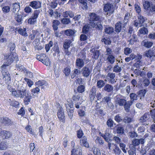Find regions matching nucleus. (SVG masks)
I'll list each match as a JSON object with an SVG mask.
<instances>
[{"label": "nucleus", "instance_id": "obj_11", "mask_svg": "<svg viewBox=\"0 0 155 155\" xmlns=\"http://www.w3.org/2000/svg\"><path fill=\"white\" fill-rule=\"evenodd\" d=\"M12 136V133L9 131L0 130V136L3 139H8Z\"/></svg>", "mask_w": 155, "mask_h": 155}, {"label": "nucleus", "instance_id": "obj_1", "mask_svg": "<svg viewBox=\"0 0 155 155\" xmlns=\"http://www.w3.org/2000/svg\"><path fill=\"white\" fill-rule=\"evenodd\" d=\"M13 96L17 98L24 97V102L26 105H28L30 101L31 96L29 91H26V87L23 84H20L17 90L13 92Z\"/></svg>", "mask_w": 155, "mask_h": 155}, {"label": "nucleus", "instance_id": "obj_26", "mask_svg": "<svg viewBox=\"0 0 155 155\" xmlns=\"http://www.w3.org/2000/svg\"><path fill=\"white\" fill-rule=\"evenodd\" d=\"M130 16V14L127 13L125 15L124 19L123 20V27H124L127 25V24L129 21V19Z\"/></svg>", "mask_w": 155, "mask_h": 155}, {"label": "nucleus", "instance_id": "obj_52", "mask_svg": "<svg viewBox=\"0 0 155 155\" xmlns=\"http://www.w3.org/2000/svg\"><path fill=\"white\" fill-rule=\"evenodd\" d=\"M132 52V49L128 48H126L124 49V53L125 54L128 55Z\"/></svg>", "mask_w": 155, "mask_h": 155}, {"label": "nucleus", "instance_id": "obj_20", "mask_svg": "<svg viewBox=\"0 0 155 155\" xmlns=\"http://www.w3.org/2000/svg\"><path fill=\"white\" fill-rule=\"evenodd\" d=\"M35 84L38 87H41V88L44 89L47 87L48 83L44 80L39 81L35 83Z\"/></svg>", "mask_w": 155, "mask_h": 155}, {"label": "nucleus", "instance_id": "obj_57", "mask_svg": "<svg viewBox=\"0 0 155 155\" xmlns=\"http://www.w3.org/2000/svg\"><path fill=\"white\" fill-rule=\"evenodd\" d=\"M117 132L118 134H122L124 133V129L121 127H118L117 129Z\"/></svg>", "mask_w": 155, "mask_h": 155}, {"label": "nucleus", "instance_id": "obj_7", "mask_svg": "<svg viewBox=\"0 0 155 155\" xmlns=\"http://www.w3.org/2000/svg\"><path fill=\"white\" fill-rule=\"evenodd\" d=\"M81 94L79 93H76L74 94L73 95L72 97V98L73 101L71 103L73 104L76 108L78 109L80 107V106L81 104V103L80 102H77L80 99Z\"/></svg>", "mask_w": 155, "mask_h": 155}, {"label": "nucleus", "instance_id": "obj_28", "mask_svg": "<svg viewBox=\"0 0 155 155\" xmlns=\"http://www.w3.org/2000/svg\"><path fill=\"white\" fill-rule=\"evenodd\" d=\"M115 60V57L113 55H110L107 58V62L111 64H113Z\"/></svg>", "mask_w": 155, "mask_h": 155}, {"label": "nucleus", "instance_id": "obj_6", "mask_svg": "<svg viewBox=\"0 0 155 155\" xmlns=\"http://www.w3.org/2000/svg\"><path fill=\"white\" fill-rule=\"evenodd\" d=\"M115 105L124 106L127 102L126 97L120 95H117L115 97Z\"/></svg>", "mask_w": 155, "mask_h": 155}, {"label": "nucleus", "instance_id": "obj_60", "mask_svg": "<svg viewBox=\"0 0 155 155\" xmlns=\"http://www.w3.org/2000/svg\"><path fill=\"white\" fill-rule=\"evenodd\" d=\"M46 66H48L50 64V61L48 57L45 58V59L42 62Z\"/></svg>", "mask_w": 155, "mask_h": 155}, {"label": "nucleus", "instance_id": "obj_22", "mask_svg": "<svg viewBox=\"0 0 155 155\" xmlns=\"http://www.w3.org/2000/svg\"><path fill=\"white\" fill-rule=\"evenodd\" d=\"M80 142L81 145L87 148L89 147V145L86 137L84 136L82 137L81 139L80 140Z\"/></svg>", "mask_w": 155, "mask_h": 155}, {"label": "nucleus", "instance_id": "obj_25", "mask_svg": "<svg viewBox=\"0 0 155 155\" xmlns=\"http://www.w3.org/2000/svg\"><path fill=\"white\" fill-rule=\"evenodd\" d=\"M141 44L146 48H150L152 46L153 43L151 41H148L145 40H143L141 42Z\"/></svg>", "mask_w": 155, "mask_h": 155}, {"label": "nucleus", "instance_id": "obj_3", "mask_svg": "<svg viewBox=\"0 0 155 155\" xmlns=\"http://www.w3.org/2000/svg\"><path fill=\"white\" fill-rule=\"evenodd\" d=\"M5 59L7 60L8 61L7 64H4L1 67L2 70L5 69L6 66H8L9 64L12 63L14 61L18 60V58L16 53H11L8 55H6L5 56Z\"/></svg>", "mask_w": 155, "mask_h": 155}, {"label": "nucleus", "instance_id": "obj_13", "mask_svg": "<svg viewBox=\"0 0 155 155\" xmlns=\"http://www.w3.org/2000/svg\"><path fill=\"white\" fill-rule=\"evenodd\" d=\"M58 118L60 121L64 122L65 116L64 114V112L63 108L61 107H59L57 113Z\"/></svg>", "mask_w": 155, "mask_h": 155}, {"label": "nucleus", "instance_id": "obj_33", "mask_svg": "<svg viewBox=\"0 0 155 155\" xmlns=\"http://www.w3.org/2000/svg\"><path fill=\"white\" fill-rule=\"evenodd\" d=\"M104 31L106 34H110L114 32V28L112 27L107 26L105 27Z\"/></svg>", "mask_w": 155, "mask_h": 155}, {"label": "nucleus", "instance_id": "obj_48", "mask_svg": "<svg viewBox=\"0 0 155 155\" xmlns=\"http://www.w3.org/2000/svg\"><path fill=\"white\" fill-rule=\"evenodd\" d=\"M132 120L131 118L128 117H125L123 119V122L126 124H128L131 123L132 121Z\"/></svg>", "mask_w": 155, "mask_h": 155}, {"label": "nucleus", "instance_id": "obj_45", "mask_svg": "<svg viewBox=\"0 0 155 155\" xmlns=\"http://www.w3.org/2000/svg\"><path fill=\"white\" fill-rule=\"evenodd\" d=\"M114 124V121L111 119H109L107 120L106 124L108 127H113Z\"/></svg>", "mask_w": 155, "mask_h": 155}, {"label": "nucleus", "instance_id": "obj_58", "mask_svg": "<svg viewBox=\"0 0 155 155\" xmlns=\"http://www.w3.org/2000/svg\"><path fill=\"white\" fill-rule=\"evenodd\" d=\"M84 86L82 85L79 86L77 88V90L78 92L79 93H82L84 91Z\"/></svg>", "mask_w": 155, "mask_h": 155}, {"label": "nucleus", "instance_id": "obj_36", "mask_svg": "<svg viewBox=\"0 0 155 155\" xmlns=\"http://www.w3.org/2000/svg\"><path fill=\"white\" fill-rule=\"evenodd\" d=\"M47 57H48L45 54H41L40 55H37L36 58L38 60L42 62Z\"/></svg>", "mask_w": 155, "mask_h": 155}, {"label": "nucleus", "instance_id": "obj_8", "mask_svg": "<svg viewBox=\"0 0 155 155\" xmlns=\"http://www.w3.org/2000/svg\"><path fill=\"white\" fill-rule=\"evenodd\" d=\"M65 106L66 107L68 116L69 118L71 119L73 115L74 110L73 108L74 107V105L72 103H68L67 104H65Z\"/></svg>", "mask_w": 155, "mask_h": 155}, {"label": "nucleus", "instance_id": "obj_16", "mask_svg": "<svg viewBox=\"0 0 155 155\" xmlns=\"http://www.w3.org/2000/svg\"><path fill=\"white\" fill-rule=\"evenodd\" d=\"M96 88L94 87H93L89 93V97L91 102L94 100L96 96Z\"/></svg>", "mask_w": 155, "mask_h": 155}, {"label": "nucleus", "instance_id": "obj_63", "mask_svg": "<svg viewBox=\"0 0 155 155\" xmlns=\"http://www.w3.org/2000/svg\"><path fill=\"white\" fill-rule=\"evenodd\" d=\"M21 50L23 51V54L24 55V56H26L28 54L27 51H26V48L25 46H22L21 47Z\"/></svg>", "mask_w": 155, "mask_h": 155}, {"label": "nucleus", "instance_id": "obj_42", "mask_svg": "<svg viewBox=\"0 0 155 155\" xmlns=\"http://www.w3.org/2000/svg\"><path fill=\"white\" fill-rule=\"evenodd\" d=\"M122 70V68L120 67L117 64L115 65L113 69V71L116 73H119L121 72Z\"/></svg>", "mask_w": 155, "mask_h": 155}, {"label": "nucleus", "instance_id": "obj_47", "mask_svg": "<svg viewBox=\"0 0 155 155\" xmlns=\"http://www.w3.org/2000/svg\"><path fill=\"white\" fill-rule=\"evenodd\" d=\"M115 149L113 150L114 151V153L116 154H117V155L120 154L121 152V150L117 146V145L115 144Z\"/></svg>", "mask_w": 155, "mask_h": 155}, {"label": "nucleus", "instance_id": "obj_10", "mask_svg": "<svg viewBox=\"0 0 155 155\" xmlns=\"http://www.w3.org/2000/svg\"><path fill=\"white\" fill-rule=\"evenodd\" d=\"M29 6L34 9H38L41 8V2L38 1H33L29 2Z\"/></svg>", "mask_w": 155, "mask_h": 155}, {"label": "nucleus", "instance_id": "obj_17", "mask_svg": "<svg viewBox=\"0 0 155 155\" xmlns=\"http://www.w3.org/2000/svg\"><path fill=\"white\" fill-rule=\"evenodd\" d=\"M144 55L149 58L151 61L154 59L155 57L154 52L151 50H149L148 51H146Z\"/></svg>", "mask_w": 155, "mask_h": 155}, {"label": "nucleus", "instance_id": "obj_38", "mask_svg": "<svg viewBox=\"0 0 155 155\" xmlns=\"http://www.w3.org/2000/svg\"><path fill=\"white\" fill-rule=\"evenodd\" d=\"M24 12L27 14H30L32 13L33 10L31 6H26L24 9Z\"/></svg>", "mask_w": 155, "mask_h": 155}, {"label": "nucleus", "instance_id": "obj_37", "mask_svg": "<svg viewBox=\"0 0 155 155\" xmlns=\"http://www.w3.org/2000/svg\"><path fill=\"white\" fill-rule=\"evenodd\" d=\"M139 32L140 34L146 35L148 34V29L147 28L143 27L140 29L139 30Z\"/></svg>", "mask_w": 155, "mask_h": 155}, {"label": "nucleus", "instance_id": "obj_50", "mask_svg": "<svg viewBox=\"0 0 155 155\" xmlns=\"http://www.w3.org/2000/svg\"><path fill=\"white\" fill-rule=\"evenodd\" d=\"M58 3L57 1L53 0L49 3L50 6L53 8H55L57 6Z\"/></svg>", "mask_w": 155, "mask_h": 155}, {"label": "nucleus", "instance_id": "obj_35", "mask_svg": "<svg viewBox=\"0 0 155 155\" xmlns=\"http://www.w3.org/2000/svg\"><path fill=\"white\" fill-rule=\"evenodd\" d=\"M133 102L131 101H128L124 105V110L127 112L129 111L130 109V106L132 104Z\"/></svg>", "mask_w": 155, "mask_h": 155}, {"label": "nucleus", "instance_id": "obj_49", "mask_svg": "<svg viewBox=\"0 0 155 155\" xmlns=\"http://www.w3.org/2000/svg\"><path fill=\"white\" fill-rule=\"evenodd\" d=\"M130 97L132 101L137 99V95L134 93H131L130 94Z\"/></svg>", "mask_w": 155, "mask_h": 155}, {"label": "nucleus", "instance_id": "obj_44", "mask_svg": "<svg viewBox=\"0 0 155 155\" xmlns=\"http://www.w3.org/2000/svg\"><path fill=\"white\" fill-rule=\"evenodd\" d=\"M7 147V143L4 142H0V150H5Z\"/></svg>", "mask_w": 155, "mask_h": 155}, {"label": "nucleus", "instance_id": "obj_61", "mask_svg": "<svg viewBox=\"0 0 155 155\" xmlns=\"http://www.w3.org/2000/svg\"><path fill=\"white\" fill-rule=\"evenodd\" d=\"M114 120L117 122H120L122 120V119L119 114L117 115L114 117Z\"/></svg>", "mask_w": 155, "mask_h": 155}, {"label": "nucleus", "instance_id": "obj_29", "mask_svg": "<svg viewBox=\"0 0 155 155\" xmlns=\"http://www.w3.org/2000/svg\"><path fill=\"white\" fill-rule=\"evenodd\" d=\"M75 33V31L74 30L71 29H68L64 31L65 35L68 36H73Z\"/></svg>", "mask_w": 155, "mask_h": 155}, {"label": "nucleus", "instance_id": "obj_34", "mask_svg": "<svg viewBox=\"0 0 155 155\" xmlns=\"http://www.w3.org/2000/svg\"><path fill=\"white\" fill-rule=\"evenodd\" d=\"M79 108H80L78 110V115L81 117H82L85 116V107H80Z\"/></svg>", "mask_w": 155, "mask_h": 155}, {"label": "nucleus", "instance_id": "obj_18", "mask_svg": "<svg viewBox=\"0 0 155 155\" xmlns=\"http://www.w3.org/2000/svg\"><path fill=\"white\" fill-rule=\"evenodd\" d=\"M84 62L83 60L80 58H77L75 61V65L76 67L80 69L84 66Z\"/></svg>", "mask_w": 155, "mask_h": 155}, {"label": "nucleus", "instance_id": "obj_64", "mask_svg": "<svg viewBox=\"0 0 155 155\" xmlns=\"http://www.w3.org/2000/svg\"><path fill=\"white\" fill-rule=\"evenodd\" d=\"M15 18L16 21L19 23L21 22L22 20V16L21 15H17Z\"/></svg>", "mask_w": 155, "mask_h": 155}, {"label": "nucleus", "instance_id": "obj_53", "mask_svg": "<svg viewBox=\"0 0 155 155\" xmlns=\"http://www.w3.org/2000/svg\"><path fill=\"white\" fill-rule=\"evenodd\" d=\"M4 75V78L6 81H7L8 82L11 80V77L9 74L6 72V74Z\"/></svg>", "mask_w": 155, "mask_h": 155}, {"label": "nucleus", "instance_id": "obj_59", "mask_svg": "<svg viewBox=\"0 0 155 155\" xmlns=\"http://www.w3.org/2000/svg\"><path fill=\"white\" fill-rule=\"evenodd\" d=\"M84 133L82 130H79L77 131V136L78 138H81L83 135Z\"/></svg>", "mask_w": 155, "mask_h": 155}, {"label": "nucleus", "instance_id": "obj_4", "mask_svg": "<svg viewBox=\"0 0 155 155\" xmlns=\"http://www.w3.org/2000/svg\"><path fill=\"white\" fill-rule=\"evenodd\" d=\"M143 6L145 12L148 15L153 14V12H155V5H153L151 6L149 2L145 1L143 2Z\"/></svg>", "mask_w": 155, "mask_h": 155}, {"label": "nucleus", "instance_id": "obj_24", "mask_svg": "<svg viewBox=\"0 0 155 155\" xmlns=\"http://www.w3.org/2000/svg\"><path fill=\"white\" fill-rule=\"evenodd\" d=\"M18 32L19 34L23 36L27 37L28 36L26 32V28L25 27H23L22 28H19L18 30Z\"/></svg>", "mask_w": 155, "mask_h": 155}, {"label": "nucleus", "instance_id": "obj_9", "mask_svg": "<svg viewBox=\"0 0 155 155\" xmlns=\"http://www.w3.org/2000/svg\"><path fill=\"white\" fill-rule=\"evenodd\" d=\"M104 10L107 12L106 15H110L113 13L114 11V6L111 4L107 3L104 5Z\"/></svg>", "mask_w": 155, "mask_h": 155}, {"label": "nucleus", "instance_id": "obj_32", "mask_svg": "<svg viewBox=\"0 0 155 155\" xmlns=\"http://www.w3.org/2000/svg\"><path fill=\"white\" fill-rule=\"evenodd\" d=\"M114 87L110 84H107L104 87V90L108 92H111L113 91Z\"/></svg>", "mask_w": 155, "mask_h": 155}, {"label": "nucleus", "instance_id": "obj_46", "mask_svg": "<svg viewBox=\"0 0 155 155\" xmlns=\"http://www.w3.org/2000/svg\"><path fill=\"white\" fill-rule=\"evenodd\" d=\"M25 81L26 82L27 84L29 87H31L32 85L33 84V82L31 80L27 78H25L24 79Z\"/></svg>", "mask_w": 155, "mask_h": 155}, {"label": "nucleus", "instance_id": "obj_62", "mask_svg": "<svg viewBox=\"0 0 155 155\" xmlns=\"http://www.w3.org/2000/svg\"><path fill=\"white\" fill-rule=\"evenodd\" d=\"M40 89L38 87H36L31 90V91L33 93V95L34 94H38L39 92Z\"/></svg>", "mask_w": 155, "mask_h": 155}, {"label": "nucleus", "instance_id": "obj_5", "mask_svg": "<svg viewBox=\"0 0 155 155\" xmlns=\"http://www.w3.org/2000/svg\"><path fill=\"white\" fill-rule=\"evenodd\" d=\"M40 13L39 10H35L32 14L31 17L26 19L25 21H27L28 24L30 25H34L37 21V19Z\"/></svg>", "mask_w": 155, "mask_h": 155}, {"label": "nucleus", "instance_id": "obj_54", "mask_svg": "<svg viewBox=\"0 0 155 155\" xmlns=\"http://www.w3.org/2000/svg\"><path fill=\"white\" fill-rule=\"evenodd\" d=\"M150 84V81L147 78H145L143 81V84L145 87H147Z\"/></svg>", "mask_w": 155, "mask_h": 155}, {"label": "nucleus", "instance_id": "obj_51", "mask_svg": "<svg viewBox=\"0 0 155 155\" xmlns=\"http://www.w3.org/2000/svg\"><path fill=\"white\" fill-rule=\"evenodd\" d=\"M101 41L106 45H109L111 43V40L109 38H103L101 40Z\"/></svg>", "mask_w": 155, "mask_h": 155}, {"label": "nucleus", "instance_id": "obj_56", "mask_svg": "<svg viewBox=\"0 0 155 155\" xmlns=\"http://www.w3.org/2000/svg\"><path fill=\"white\" fill-rule=\"evenodd\" d=\"M25 129L30 134H33V132L32 130V128L31 126L29 125H28L25 128Z\"/></svg>", "mask_w": 155, "mask_h": 155}, {"label": "nucleus", "instance_id": "obj_12", "mask_svg": "<svg viewBox=\"0 0 155 155\" xmlns=\"http://www.w3.org/2000/svg\"><path fill=\"white\" fill-rule=\"evenodd\" d=\"M0 123L3 125L8 126L12 125L13 123L10 119L6 117H3L0 118Z\"/></svg>", "mask_w": 155, "mask_h": 155}, {"label": "nucleus", "instance_id": "obj_21", "mask_svg": "<svg viewBox=\"0 0 155 155\" xmlns=\"http://www.w3.org/2000/svg\"><path fill=\"white\" fill-rule=\"evenodd\" d=\"M79 5L83 9H86L87 8V0H78Z\"/></svg>", "mask_w": 155, "mask_h": 155}, {"label": "nucleus", "instance_id": "obj_23", "mask_svg": "<svg viewBox=\"0 0 155 155\" xmlns=\"http://www.w3.org/2000/svg\"><path fill=\"white\" fill-rule=\"evenodd\" d=\"M150 118V114L148 113H146L141 117L140 119V122L143 123L146 121Z\"/></svg>", "mask_w": 155, "mask_h": 155}, {"label": "nucleus", "instance_id": "obj_39", "mask_svg": "<svg viewBox=\"0 0 155 155\" xmlns=\"http://www.w3.org/2000/svg\"><path fill=\"white\" fill-rule=\"evenodd\" d=\"M105 84L104 81L102 80H100L97 81V86L98 88H101L103 87Z\"/></svg>", "mask_w": 155, "mask_h": 155}, {"label": "nucleus", "instance_id": "obj_43", "mask_svg": "<svg viewBox=\"0 0 155 155\" xmlns=\"http://www.w3.org/2000/svg\"><path fill=\"white\" fill-rule=\"evenodd\" d=\"M53 42L52 41H49L48 44H46L45 46V49L46 52H48L50 50V48L53 46Z\"/></svg>", "mask_w": 155, "mask_h": 155}, {"label": "nucleus", "instance_id": "obj_41", "mask_svg": "<svg viewBox=\"0 0 155 155\" xmlns=\"http://www.w3.org/2000/svg\"><path fill=\"white\" fill-rule=\"evenodd\" d=\"M12 11L15 12L17 10L19 11V9L20 8V5L18 3H15L13 4L12 6Z\"/></svg>", "mask_w": 155, "mask_h": 155}, {"label": "nucleus", "instance_id": "obj_55", "mask_svg": "<svg viewBox=\"0 0 155 155\" xmlns=\"http://www.w3.org/2000/svg\"><path fill=\"white\" fill-rule=\"evenodd\" d=\"M71 72L70 68L67 67L64 69V72L66 76H68L70 74Z\"/></svg>", "mask_w": 155, "mask_h": 155}, {"label": "nucleus", "instance_id": "obj_2", "mask_svg": "<svg viewBox=\"0 0 155 155\" xmlns=\"http://www.w3.org/2000/svg\"><path fill=\"white\" fill-rule=\"evenodd\" d=\"M89 16L90 18L89 20L90 23L92 24L91 25L92 27L97 29H102L103 27L101 22L100 21L96 22L98 21L100 19L99 16L94 13L92 12L90 13Z\"/></svg>", "mask_w": 155, "mask_h": 155}, {"label": "nucleus", "instance_id": "obj_15", "mask_svg": "<svg viewBox=\"0 0 155 155\" xmlns=\"http://www.w3.org/2000/svg\"><path fill=\"white\" fill-rule=\"evenodd\" d=\"M82 150L79 146L73 147L71 151V155H82Z\"/></svg>", "mask_w": 155, "mask_h": 155}, {"label": "nucleus", "instance_id": "obj_40", "mask_svg": "<svg viewBox=\"0 0 155 155\" xmlns=\"http://www.w3.org/2000/svg\"><path fill=\"white\" fill-rule=\"evenodd\" d=\"M137 35L134 34H133L131 36L130 40V43L131 45L134 44V42L137 41Z\"/></svg>", "mask_w": 155, "mask_h": 155}, {"label": "nucleus", "instance_id": "obj_31", "mask_svg": "<svg viewBox=\"0 0 155 155\" xmlns=\"http://www.w3.org/2000/svg\"><path fill=\"white\" fill-rule=\"evenodd\" d=\"M122 28V23L120 21L117 22L115 26V31L117 33L120 31Z\"/></svg>", "mask_w": 155, "mask_h": 155}, {"label": "nucleus", "instance_id": "obj_30", "mask_svg": "<svg viewBox=\"0 0 155 155\" xmlns=\"http://www.w3.org/2000/svg\"><path fill=\"white\" fill-rule=\"evenodd\" d=\"M8 101L10 104L11 106L15 107V108L17 107L19 105V102L15 100L11 101L10 99L8 100Z\"/></svg>", "mask_w": 155, "mask_h": 155}, {"label": "nucleus", "instance_id": "obj_19", "mask_svg": "<svg viewBox=\"0 0 155 155\" xmlns=\"http://www.w3.org/2000/svg\"><path fill=\"white\" fill-rule=\"evenodd\" d=\"M95 48H92L90 50V52L92 53V57L95 59H97L100 55L99 51L96 50Z\"/></svg>", "mask_w": 155, "mask_h": 155}, {"label": "nucleus", "instance_id": "obj_27", "mask_svg": "<svg viewBox=\"0 0 155 155\" xmlns=\"http://www.w3.org/2000/svg\"><path fill=\"white\" fill-rule=\"evenodd\" d=\"M72 42L69 39H66L63 45V47L64 49H68L70 47V45Z\"/></svg>", "mask_w": 155, "mask_h": 155}, {"label": "nucleus", "instance_id": "obj_14", "mask_svg": "<svg viewBox=\"0 0 155 155\" xmlns=\"http://www.w3.org/2000/svg\"><path fill=\"white\" fill-rule=\"evenodd\" d=\"M92 72V69L85 66L81 70V73L83 76L85 77H87Z\"/></svg>", "mask_w": 155, "mask_h": 155}]
</instances>
